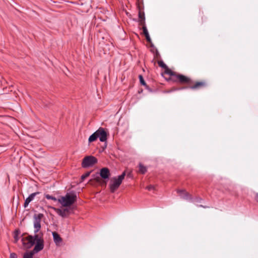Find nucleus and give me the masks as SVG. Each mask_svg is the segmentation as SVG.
Segmentation results:
<instances>
[{"instance_id":"1","label":"nucleus","mask_w":258,"mask_h":258,"mask_svg":"<svg viewBox=\"0 0 258 258\" xmlns=\"http://www.w3.org/2000/svg\"><path fill=\"white\" fill-rule=\"evenodd\" d=\"M28 241V247L30 248L35 244V247L31 251L34 253H38L44 248V240L39 234L28 235L26 237Z\"/></svg>"},{"instance_id":"2","label":"nucleus","mask_w":258,"mask_h":258,"mask_svg":"<svg viewBox=\"0 0 258 258\" xmlns=\"http://www.w3.org/2000/svg\"><path fill=\"white\" fill-rule=\"evenodd\" d=\"M77 196L76 194L67 193L65 196L61 197L58 200V202L63 207H68L73 205L76 201Z\"/></svg>"},{"instance_id":"3","label":"nucleus","mask_w":258,"mask_h":258,"mask_svg":"<svg viewBox=\"0 0 258 258\" xmlns=\"http://www.w3.org/2000/svg\"><path fill=\"white\" fill-rule=\"evenodd\" d=\"M125 172L124 171L122 174L117 176V177H113L109 184L110 191L113 193L121 184L123 179L125 176Z\"/></svg>"},{"instance_id":"4","label":"nucleus","mask_w":258,"mask_h":258,"mask_svg":"<svg viewBox=\"0 0 258 258\" xmlns=\"http://www.w3.org/2000/svg\"><path fill=\"white\" fill-rule=\"evenodd\" d=\"M97 159L93 156H89L85 157L82 162V166L83 168H88L93 166L97 163Z\"/></svg>"},{"instance_id":"5","label":"nucleus","mask_w":258,"mask_h":258,"mask_svg":"<svg viewBox=\"0 0 258 258\" xmlns=\"http://www.w3.org/2000/svg\"><path fill=\"white\" fill-rule=\"evenodd\" d=\"M43 217V214L41 213L34 215L33 225L35 234H37V233L41 229V221Z\"/></svg>"},{"instance_id":"6","label":"nucleus","mask_w":258,"mask_h":258,"mask_svg":"<svg viewBox=\"0 0 258 258\" xmlns=\"http://www.w3.org/2000/svg\"><path fill=\"white\" fill-rule=\"evenodd\" d=\"M98 135V138L101 142H105L107 140V133L105 131L104 129L102 127H99L96 132Z\"/></svg>"},{"instance_id":"7","label":"nucleus","mask_w":258,"mask_h":258,"mask_svg":"<svg viewBox=\"0 0 258 258\" xmlns=\"http://www.w3.org/2000/svg\"><path fill=\"white\" fill-rule=\"evenodd\" d=\"M100 176L103 179H108L110 176L109 169L107 167H103L100 170Z\"/></svg>"},{"instance_id":"8","label":"nucleus","mask_w":258,"mask_h":258,"mask_svg":"<svg viewBox=\"0 0 258 258\" xmlns=\"http://www.w3.org/2000/svg\"><path fill=\"white\" fill-rule=\"evenodd\" d=\"M39 194L40 192L37 191L30 194L29 197L27 198L25 200L24 204V208H26L29 205V203L34 199L35 196L39 195Z\"/></svg>"},{"instance_id":"9","label":"nucleus","mask_w":258,"mask_h":258,"mask_svg":"<svg viewBox=\"0 0 258 258\" xmlns=\"http://www.w3.org/2000/svg\"><path fill=\"white\" fill-rule=\"evenodd\" d=\"M175 77L178 79L179 80V81L182 83H189L190 81V79L186 77V76L183 75H176Z\"/></svg>"},{"instance_id":"10","label":"nucleus","mask_w":258,"mask_h":258,"mask_svg":"<svg viewBox=\"0 0 258 258\" xmlns=\"http://www.w3.org/2000/svg\"><path fill=\"white\" fill-rule=\"evenodd\" d=\"M178 192L180 194L181 198L184 200H188L190 199V195L184 190H179Z\"/></svg>"},{"instance_id":"11","label":"nucleus","mask_w":258,"mask_h":258,"mask_svg":"<svg viewBox=\"0 0 258 258\" xmlns=\"http://www.w3.org/2000/svg\"><path fill=\"white\" fill-rule=\"evenodd\" d=\"M52 236L53 240L56 244H59L62 241V238L57 233L55 232H52Z\"/></svg>"},{"instance_id":"12","label":"nucleus","mask_w":258,"mask_h":258,"mask_svg":"<svg viewBox=\"0 0 258 258\" xmlns=\"http://www.w3.org/2000/svg\"><path fill=\"white\" fill-rule=\"evenodd\" d=\"M57 213L62 217H65L67 216V213L69 211L68 208H65L63 210L59 209H56Z\"/></svg>"},{"instance_id":"13","label":"nucleus","mask_w":258,"mask_h":258,"mask_svg":"<svg viewBox=\"0 0 258 258\" xmlns=\"http://www.w3.org/2000/svg\"><path fill=\"white\" fill-rule=\"evenodd\" d=\"M139 19L141 25L145 24V17L144 13H142L140 11L139 12Z\"/></svg>"},{"instance_id":"14","label":"nucleus","mask_w":258,"mask_h":258,"mask_svg":"<svg viewBox=\"0 0 258 258\" xmlns=\"http://www.w3.org/2000/svg\"><path fill=\"white\" fill-rule=\"evenodd\" d=\"M205 85V83L202 82H196V84L192 86L189 87V88L191 89H198L201 87H203Z\"/></svg>"},{"instance_id":"15","label":"nucleus","mask_w":258,"mask_h":258,"mask_svg":"<svg viewBox=\"0 0 258 258\" xmlns=\"http://www.w3.org/2000/svg\"><path fill=\"white\" fill-rule=\"evenodd\" d=\"M98 138V135L95 132L92 134L89 138L88 141L89 143L93 142L97 140Z\"/></svg>"},{"instance_id":"16","label":"nucleus","mask_w":258,"mask_h":258,"mask_svg":"<svg viewBox=\"0 0 258 258\" xmlns=\"http://www.w3.org/2000/svg\"><path fill=\"white\" fill-rule=\"evenodd\" d=\"M139 172L142 174H145L147 172V168L144 166L142 163H139Z\"/></svg>"},{"instance_id":"17","label":"nucleus","mask_w":258,"mask_h":258,"mask_svg":"<svg viewBox=\"0 0 258 258\" xmlns=\"http://www.w3.org/2000/svg\"><path fill=\"white\" fill-rule=\"evenodd\" d=\"M165 73L166 74H168L170 76L174 77H175V76L176 75L175 72H173L172 71H171V70L168 69V67H167V68L165 69Z\"/></svg>"},{"instance_id":"18","label":"nucleus","mask_w":258,"mask_h":258,"mask_svg":"<svg viewBox=\"0 0 258 258\" xmlns=\"http://www.w3.org/2000/svg\"><path fill=\"white\" fill-rule=\"evenodd\" d=\"M35 253L32 251L26 252L23 255V258H33V256Z\"/></svg>"},{"instance_id":"19","label":"nucleus","mask_w":258,"mask_h":258,"mask_svg":"<svg viewBox=\"0 0 258 258\" xmlns=\"http://www.w3.org/2000/svg\"><path fill=\"white\" fill-rule=\"evenodd\" d=\"M139 80L140 84L144 86H145L146 88H147V85L146 84V82L145 81L142 75H139Z\"/></svg>"},{"instance_id":"20","label":"nucleus","mask_w":258,"mask_h":258,"mask_svg":"<svg viewBox=\"0 0 258 258\" xmlns=\"http://www.w3.org/2000/svg\"><path fill=\"white\" fill-rule=\"evenodd\" d=\"M45 197L47 200H52L54 201H58L55 197H53L52 196L49 195L48 194L45 195Z\"/></svg>"},{"instance_id":"21","label":"nucleus","mask_w":258,"mask_h":258,"mask_svg":"<svg viewBox=\"0 0 258 258\" xmlns=\"http://www.w3.org/2000/svg\"><path fill=\"white\" fill-rule=\"evenodd\" d=\"M158 63L159 66L162 68H163L164 69L167 68V65L162 60L158 61Z\"/></svg>"},{"instance_id":"22","label":"nucleus","mask_w":258,"mask_h":258,"mask_svg":"<svg viewBox=\"0 0 258 258\" xmlns=\"http://www.w3.org/2000/svg\"><path fill=\"white\" fill-rule=\"evenodd\" d=\"M143 25V33H144V34L145 35V36H146L148 35H149L145 24L144 25Z\"/></svg>"},{"instance_id":"23","label":"nucleus","mask_w":258,"mask_h":258,"mask_svg":"<svg viewBox=\"0 0 258 258\" xmlns=\"http://www.w3.org/2000/svg\"><path fill=\"white\" fill-rule=\"evenodd\" d=\"M90 173L89 172H87V173H86L85 174H84L82 175L81 176V179H82V180H84L85 178H86V177H87L90 175Z\"/></svg>"},{"instance_id":"24","label":"nucleus","mask_w":258,"mask_h":258,"mask_svg":"<svg viewBox=\"0 0 258 258\" xmlns=\"http://www.w3.org/2000/svg\"><path fill=\"white\" fill-rule=\"evenodd\" d=\"M154 186L152 185H150L147 186L146 188L149 190H152L154 189Z\"/></svg>"},{"instance_id":"25","label":"nucleus","mask_w":258,"mask_h":258,"mask_svg":"<svg viewBox=\"0 0 258 258\" xmlns=\"http://www.w3.org/2000/svg\"><path fill=\"white\" fill-rule=\"evenodd\" d=\"M10 258H17V255L15 253H11Z\"/></svg>"},{"instance_id":"26","label":"nucleus","mask_w":258,"mask_h":258,"mask_svg":"<svg viewBox=\"0 0 258 258\" xmlns=\"http://www.w3.org/2000/svg\"><path fill=\"white\" fill-rule=\"evenodd\" d=\"M145 37H146L147 41L148 42L151 43V38L150 37V35H148L146 36Z\"/></svg>"},{"instance_id":"27","label":"nucleus","mask_w":258,"mask_h":258,"mask_svg":"<svg viewBox=\"0 0 258 258\" xmlns=\"http://www.w3.org/2000/svg\"><path fill=\"white\" fill-rule=\"evenodd\" d=\"M201 201H202L201 198H198L196 199V202H201Z\"/></svg>"},{"instance_id":"28","label":"nucleus","mask_w":258,"mask_h":258,"mask_svg":"<svg viewBox=\"0 0 258 258\" xmlns=\"http://www.w3.org/2000/svg\"><path fill=\"white\" fill-rule=\"evenodd\" d=\"M255 199L256 201L258 203V194H256L255 197Z\"/></svg>"},{"instance_id":"29","label":"nucleus","mask_w":258,"mask_h":258,"mask_svg":"<svg viewBox=\"0 0 258 258\" xmlns=\"http://www.w3.org/2000/svg\"><path fill=\"white\" fill-rule=\"evenodd\" d=\"M14 238H15V239L16 241L18 240V238L17 237V236L16 235H15L14 236Z\"/></svg>"},{"instance_id":"30","label":"nucleus","mask_w":258,"mask_h":258,"mask_svg":"<svg viewBox=\"0 0 258 258\" xmlns=\"http://www.w3.org/2000/svg\"><path fill=\"white\" fill-rule=\"evenodd\" d=\"M199 207H203V208H208V207H206V206H204L203 205H200Z\"/></svg>"},{"instance_id":"31","label":"nucleus","mask_w":258,"mask_h":258,"mask_svg":"<svg viewBox=\"0 0 258 258\" xmlns=\"http://www.w3.org/2000/svg\"><path fill=\"white\" fill-rule=\"evenodd\" d=\"M185 88H186V87L179 88V89H177L176 90H181V89H185Z\"/></svg>"}]
</instances>
